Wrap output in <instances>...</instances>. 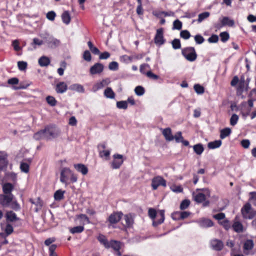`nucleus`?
I'll return each instance as SVG.
<instances>
[{
	"mask_svg": "<svg viewBox=\"0 0 256 256\" xmlns=\"http://www.w3.org/2000/svg\"><path fill=\"white\" fill-rule=\"evenodd\" d=\"M174 137L176 142H180L183 139V137L182 136V132H178Z\"/></svg>",
	"mask_w": 256,
	"mask_h": 256,
	"instance_id": "59",
	"label": "nucleus"
},
{
	"mask_svg": "<svg viewBox=\"0 0 256 256\" xmlns=\"http://www.w3.org/2000/svg\"><path fill=\"white\" fill-rule=\"evenodd\" d=\"M124 220L127 227H130L133 223L134 220L130 214H126L124 216Z\"/></svg>",
	"mask_w": 256,
	"mask_h": 256,
	"instance_id": "35",
	"label": "nucleus"
},
{
	"mask_svg": "<svg viewBox=\"0 0 256 256\" xmlns=\"http://www.w3.org/2000/svg\"><path fill=\"white\" fill-rule=\"evenodd\" d=\"M64 190H56L54 194V198L56 200H60L64 198Z\"/></svg>",
	"mask_w": 256,
	"mask_h": 256,
	"instance_id": "27",
	"label": "nucleus"
},
{
	"mask_svg": "<svg viewBox=\"0 0 256 256\" xmlns=\"http://www.w3.org/2000/svg\"><path fill=\"white\" fill-rule=\"evenodd\" d=\"M104 65L100 63H96L90 67V72L91 74H100L104 70Z\"/></svg>",
	"mask_w": 256,
	"mask_h": 256,
	"instance_id": "9",
	"label": "nucleus"
},
{
	"mask_svg": "<svg viewBox=\"0 0 256 256\" xmlns=\"http://www.w3.org/2000/svg\"><path fill=\"white\" fill-rule=\"evenodd\" d=\"M172 48L175 49H179L181 48V44L179 39L175 38L172 42Z\"/></svg>",
	"mask_w": 256,
	"mask_h": 256,
	"instance_id": "42",
	"label": "nucleus"
},
{
	"mask_svg": "<svg viewBox=\"0 0 256 256\" xmlns=\"http://www.w3.org/2000/svg\"><path fill=\"white\" fill-rule=\"evenodd\" d=\"M250 194L253 204L256 206V192H250Z\"/></svg>",
	"mask_w": 256,
	"mask_h": 256,
	"instance_id": "64",
	"label": "nucleus"
},
{
	"mask_svg": "<svg viewBox=\"0 0 256 256\" xmlns=\"http://www.w3.org/2000/svg\"><path fill=\"white\" fill-rule=\"evenodd\" d=\"M220 40L222 42H226L230 38L229 34L226 32H222L220 34Z\"/></svg>",
	"mask_w": 256,
	"mask_h": 256,
	"instance_id": "44",
	"label": "nucleus"
},
{
	"mask_svg": "<svg viewBox=\"0 0 256 256\" xmlns=\"http://www.w3.org/2000/svg\"><path fill=\"white\" fill-rule=\"evenodd\" d=\"M69 88L70 90L76 91L79 92H84V91L82 86L78 84H72L70 86Z\"/></svg>",
	"mask_w": 256,
	"mask_h": 256,
	"instance_id": "25",
	"label": "nucleus"
},
{
	"mask_svg": "<svg viewBox=\"0 0 256 256\" xmlns=\"http://www.w3.org/2000/svg\"><path fill=\"white\" fill-rule=\"evenodd\" d=\"M98 241L102 244L104 247L106 248H108V243L110 242H108L106 239V237L103 235L100 236L98 238Z\"/></svg>",
	"mask_w": 256,
	"mask_h": 256,
	"instance_id": "36",
	"label": "nucleus"
},
{
	"mask_svg": "<svg viewBox=\"0 0 256 256\" xmlns=\"http://www.w3.org/2000/svg\"><path fill=\"white\" fill-rule=\"evenodd\" d=\"M50 59L46 56H42L38 60V64L41 66H47L50 64Z\"/></svg>",
	"mask_w": 256,
	"mask_h": 256,
	"instance_id": "23",
	"label": "nucleus"
},
{
	"mask_svg": "<svg viewBox=\"0 0 256 256\" xmlns=\"http://www.w3.org/2000/svg\"><path fill=\"white\" fill-rule=\"evenodd\" d=\"M108 244L109 246L108 248H112L114 250H118L120 249L122 244L120 241L111 240Z\"/></svg>",
	"mask_w": 256,
	"mask_h": 256,
	"instance_id": "20",
	"label": "nucleus"
},
{
	"mask_svg": "<svg viewBox=\"0 0 256 256\" xmlns=\"http://www.w3.org/2000/svg\"><path fill=\"white\" fill-rule=\"evenodd\" d=\"M182 28V22L178 20H176L174 22L173 28L180 30Z\"/></svg>",
	"mask_w": 256,
	"mask_h": 256,
	"instance_id": "51",
	"label": "nucleus"
},
{
	"mask_svg": "<svg viewBox=\"0 0 256 256\" xmlns=\"http://www.w3.org/2000/svg\"><path fill=\"white\" fill-rule=\"evenodd\" d=\"M83 58L87 62H90L91 60V54L88 50H86L84 52L83 54Z\"/></svg>",
	"mask_w": 256,
	"mask_h": 256,
	"instance_id": "52",
	"label": "nucleus"
},
{
	"mask_svg": "<svg viewBox=\"0 0 256 256\" xmlns=\"http://www.w3.org/2000/svg\"><path fill=\"white\" fill-rule=\"evenodd\" d=\"M210 244L212 248L216 251H220L224 248L222 242L218 239L212 240L210 242Z\"/></svg>",
	"mask_w": 256,
	"mask_h": 256,
	"instance_id": "10",
	"label": "nucleus"
},
{
	"mask_svg": "<svg viewBox=\"0 0 256 256\" xmlns=\"http://www.w3.org/2000/svg\"><path fill=\"white\" fill-rule=\"evenodd\" d=\"M190 201L188 200H182L180 204V208L182 210L186 209L190 206Z\"/></svg>",
	"mask_w": 256,
	"mask_h": 256,
	"instance_id": "48",
	"label": "nucleus"
},
{
	"mask_svg": "<svg viewBox=\"0 0 256 256\" xmlns=\"http://www.w3.org/2000/svg\"><path fill=\"white\" fill-rule=\"evenodd\" d=\"M222 144V141L220 140H215L214 142H210L208 144V147L210 149H214L219 148Z\"/></svg>",
	"mask_w": 256,
	"mask_h": 256,
	"instance_id": "30",
	"label": "nucleus"
},
{
	"mask_svg": "<svg viewBox=\"0 0 256 256\" xmlns=\"http://www.w3.org/2000/svg\"><path fill=\"white\" fill-rule=\"evenodd\" d=\"M118 64L116 62H112L109 64L108 68L110 70H116L118 69Z\"/></svg>",
	"mask_w": 256,
	"mask_h": 256,
	"instance_id": "53",
	"label": "nucleus"
},
{
	"mask_svg": "<svg viewBox=\"0 0 256 256\" xmlns=\"http://www.w3.org/2000/svg\"><path fill=\"white\" fill-rule=\"evenodd\" d=\"M154 41V43L158 46H162L165 42V40L164 38V29L162 28H160L156 30Z\"/></svg>",
	"mask_w": 256,
	"mask_h": 256,
	"instance_id": "6",
	"label": "nucleus"
},
{
	"mask_svg": "<svg viewBox=\"0 0 256 256\" xmlns=\"http://www.w3.org/2000/svg\"><path fill=\"white\" fill-rule=\"evenodd\" d=\"M194 152L198 155H200L204 150V148L202 144H198L193 146Z\"/></svg>",
	"mask_w": 256,
	"mask_h": 256,
	"instance_id": "29",
	"label": "nucleus"
},
{
	"mask_svg": "<svg viewBox=\"0 0 256 256\" xmlns=\"http://www.w3.org/2000/svg\"><path fill=\"white\" fill-rule=\"evenodd\" d=\"M180 36L181 38H182L185 40H187L190 38V34L188 30H183L180 32Z\"/></svg>",
	"mask_w": 256,
	"mask_h": 256,
	"instance_id": "47",
	"label": "nucleus"
},
{
	"mask_svg": "<svg viewBox=\"0 0 256 256\" xmlns=\"http://www.w3.org/2000/svg\"><path fill=\"white\" fill-rule=\"evenodd\" d=\"M218 37L216 34H212L208 39V42L210 43H214L218 42Z\"/></svg>",
	"mask_w": 256,
	"mask_h": 256,
	"instance_id": "61",
	"label": "nucleus"
},
{
	"mask_svg": "<svg viewBox=\"0 0 256 256\" xmlns=\"http://www.w3.org/2000/svg\"><path fill=\"white\" fill-rule=\"evenodd\" d=\"M182 54L188 61L193 62L197 57L194 48L193 47L186 48L182 50Z\"/></svg>",
	"mask_w": 256,
	"mask_h": 256,
	"instance_id": "4",
	"label": "nucleus"
},
{
	"mask_svg": "<svg viewBox=\"0 0 256 256\" xmlns=\"http://www.w3.org/2000/svg\"><path fill=\"white\" fill-rule=\"evenodd\" d=\"M116 106L118 108L126 110L128 108V103L126 101H119L116 102Z\"/></svg>",
	"mask_w": 256,
	"mask_h": 256,
	"instance_id": "43",
	"label": "nucleus"
},
{
	"mask_svg": "<svg viewBox=\"0 0 256 256\" xmlns=\"http://www.w3.org/2000/svg\"><path fill=\"white\" fill-rule=\"evenodd\" d=\"M159 214L160 216V219L158 220H154L152 224L154 226H156L158 225L162 224L164 220V210H161L159 212Z\"/></svg>",
	"mask_w": 256,
	"mask_h": 256,
	"instance_id": "26",
	"label": "nucleus"
},
{
	"mask_svg": "<svg viewBox=\"0 0 256 256\" xmlns=\"http://www.w3.org/2000/svg\"><path fill=\"white\" fill-rule=\"evenodd\" d=\"M221 224L224 228L226 230H228L230 228V224L228 220H224L221 222Z\"/></svg>",
	"mask_w": 256,
	"mask_h": 256,
	"instance_id": "63",
	"label": "nucleus"
},
{
	"mask_svg": "<svg viewBox=\"0 0 256 256\" xmlns=\"http://www.w3.org/2000/svg\"><path fill=\"white\" fill-rule=\"evenodd\" d=\"M47 102L51 106H55L56 104V100L54 97L52 96H48L46 98Z\"/></svg>",
	"mask_w": 256,
	"mask_h": 256,
	"instance_id": "41",
	"label": "nucleus"
},
{
	"mask_svg": "<svg viewBox=\"0 0 256 256\" xmlns=\"http://www.w3.org/2000/svg\"><path fill=\"white\" fill-rule=\"evenodd\" d=\"M13 231L14 229L12 226L9 224H7L5 228V232H6V236H8L12 234Z\"/></svg>",
	"mask_w": 256,
	"mask_h": 256,
	"instance_id": "56",
	"label": "nucleus"
},
{
	"mask_svg": "<svg viewBox=\"0 0 256 256\" xmlns=\"http://www.w3.org/2000/svg\"><path fill=\"white\" fill-rule=\"evenodd\" d=\"M69 180L72 183L76 182L77 181V176L69 168H64L60 171V181L66 186L69 184Z\"/></svg>",
	"mask_w": 256,
	"mask_h": 256,
	"instance_id": "2",
	"label": "nucleus"
},
{
	"mask_svg": "<svg viewBox=\"0 0 256 256\" xmlns=\"http://www.w3.org/2000/svg\"><path fill=\"white\" fill-rule=\"evenodd\" d=\"M160 186H162L164 187L166 186V180L160 176H158L153 178L152 182V186L153 190H156Z\"/></svg>",
	"mask_w": 256,
	"mask_h": 256,
	"instance_id": "7",
	"label": "nucleus"
},
{
	"mask_svg": "<svg viewBox=\"0 0 256 256\" xmlns=\"http://www.w3.org/2000/svg\"><path fill=\"white\" fill-rule=\"evenodd\" d=\"M231 133V130L230 128H226L222 129L220 130V138L224 139L226 136H228Z\"/></svg>",
	"mask_w": 256,
	"mask_h": 256,
	"instance_id": "34",
	"label": "nucleus"
},
{
	"mask_svg": "<svg viewBox=\"0 0 256 256\" xmlns=\"http://www.w3.org/2000/svg\"><path fill=\"white\" fill-rule=\"evenodd\" d=\"M232 228L236 232H243V226L238 222H234L232 224Z\"/></svg>",
	"mask_w": 256,
	"mask_h": 256,
	"instance_id": "28",
	"label": "nucleus"
},
{
	"mask_svg": "<svg viewBox=\"0 0 256 256\" xmlns=\"http://www.w3.org/2000/svg\"><path fill=\"white\" fill-rule=\"evenodd\" d=\"M104 96L108 98H114L115 94L110 88H107L104 92Z\"/></svg>",
	"mask_w": 256,
	"mask_h": 256,
	"instance_id": "33",
	"label": "nucleus"
},
{
	"mask_svg": "<svg viewBox=\"0 0 256 256\" xmlns=\"http://www.w3.org/2000/svg\"><path fill=\"white\" fill-rule=\"evenodd\" d=\"M244 218L246 219H252L256 216V210L252 209L251 206L249 203L244 205L241 210Z\"/></svg>",
	"mask_w": 256,
	"mask_h": 256,
	"instance_id": "3",
	"label": "nucleus"
},
{
	"mask_svg": "<svg viewBox=\"0 0 256 256\" xmlns=\"http://www.w3.org/2000/svg\"><path fill=\"white\" fill-rule=\"evenodd\" d=\"M122 215V212H113L109 216L108 220L110 224H116L120 220Z\"/></svg>",
	"mask_w": 256,
	"mask_h": 256,
	"instance_id": "11",
	"label": "nucleus"
},
{
	"mask_svg": "<svg viewBox=\"0 0 256 256\" xmlns=\"http://www.w3.org/2000/svg\"><path fill=\"white\" fill-rule=\"evenodd\" d=\"M18 66L20 70H24L27 67V63L24 61H20L18 62Z\"/></svg>",
	"mask_w": 256,
	"mask_h": 256,
	"instance_id": "54",
	"label": "nucleus"
},
{
	"mask_svg": "<svg viewBox=\"0 0 256 256\" xmlns=\"http://www.w3.org/2000/svg\"><path fill=\"white\" fill-rule=\"evenodd\" d=\"M67 85L64 82H60L56 85V91L58 94H62L67 90Z\"/></svg>",
	"mask_w": 256,
	"mask_h": 256,
	"instance_id": "17",
	"label": "nucleus"
},
{
	"mask_svg": "<svg viewBox=\"0 0 256 256\" xmlns=\"http://www.w3.org/2000/svg\"><path fill=\"white\" fill-rule=\"evenodd\" d=\"M238 120V116L236 114H233L230 119V124L232 126H234L236 124Z\"/></svg>",
	"mask_w": 256,
	"mask_h": 256,
	"instance_id": "50",
	"label": "nucleus"
},
{
	"mask_svg": "<svg viewBox=\"0 0 256 256\" xmlns=\"http://www.w3.org/2000/svg\"><path fill=\"white\" fill-rule=\"evenodd\" d=\"M200 226L202 227H210L213 226V222L209 219H202L200 222Z\"/></svg>",
	"mask_w": 256,
	"mask_h": 256,
	"instance_id": "32",
	"label": "nucleus"
},
{
	"mask_svg": "<svg viewBox=\"0 0 256 256\" xmlns=\"http://www.w3.org/2000/svg\"><path fill=\"white\" fill-rule=\"evenodd\" d=\"M8 164V161L7 160H0V170H2L6 168Z\"/></svg>",
	"mask_w": 256,
	"mask_h": 256,
	"instance_id": "49",
	"label": "nucleus"
},
{
	"mask_svg": "<svg viewBox=\"0 0 256 256\" xmlns=\"http://www.w3.org/2000/svg\"><path fill=\"white\" fill-rule=\"evenodd\" d=\"M190 215V212L186 211L176 212L172 214V217L174 219H184Z\"/></svg>",
	"mask_w": 256,
	"mask_h": 256,
	"instance_id": "13",
	"label": "nucleus"
},
{
	"mask_svg": "<svg viewBox=\"0 0 256 256\" xmlns=\"http://www.w3.org/2000/svg\"><path fill=\"white\" fill-rule=\"evenodd\" d=\"M19 82V80L16 78H13L9 79L8 80V83L9 84L14 85V84H18Z\"/></svg>",
	"mask_w": 256,
	"mask_h": 256,
	"instance_id": "62",
	"label": "nucleus"
},
{
	"mask_svg": "<svg viewBox=\"0 0 256 256\" xmlns=\"http://www.w3.org/2000/svg\"><path fill=\"white\" fill-rule=\"evenodd\" d=\"M9 206L15 210H18L20 209V206L16 201L12 200Z\"/></svg>",
	"mask_w": 256,
	"mask_h": 256,
	"instance_id": "55",
	"label": "nucleus"
},
{
	"mask_svg": "<svg viewBox=\"0 0 256 256\" xmlns=\"http://www.w3.org/2000/svg\"><path fill=\"white\" fill-rule=\"evenodd\" d=\"M194 88L195 92L198 94H202L204 92V88L199 84H194Z\"/></svg>",
	"mask_w": 256,
	"mask_h": 256,
	"instance_id": "40",
	"label": "nucleus"
},
{
	"mask_svg": "<svg viewBox=\"0 0 256 256\" xmlns=\"http://www.w3.org/2000/svg\"><path fill=\"white\" fill-rule=\"evenodd\" d=\"M56 13L53 11L49 12L46 14V18L50 20H54L56 17Z\"/></svg>",
	"mask_w": 256,
	"mask_h": 256,
	"instance_id": "60",
	"label": "nucleus"
},
{
	"mask_svg": "<svg viewBox=\"0 0 256 256\" xmlns=\"http://www.w3.org/2000/svg\"><path fill=\"white\" fill-rule=\"evenodd\" d=\"M49 47L51 48H54L58 46L60 44V40L55 38L52 36H50L46 40Z\"/></svg>",
	"mask_w": 256,
	"mask_h": 256,
	"instance_id": "14",
	"label": "nucleus"
},
{
	"mask_svg": "<svg viewBox=\"0 0 256 256\" xmlns=\"http://www.w3.org/2000/svg\"><path fill=\"white\" fill-rule=\"evenodd\" d=\"M6 220L8 222H14L19 220L16 214L12 210L8 211L6 214Z\"/></svg>",
	"mask_w": 256,
	"mask_h": 256,
	"instance_id": "16",
	"label": "nucleus"
},
{
	"mask_svg": "<svg viewBox=\"0 0 256 256\" xmlns=\"http://www.w3.org/2000/svg\"><path fill=\"white\" fill-rule=\"evenodd\" d=\"M110 82L109 78H106L102 80L100 83L97 84L98 88L100 89L105 86H108Z\"/></svg>",
	"mask_w": 256,
	"mask_h": 256,
	"instance_id": "39",
	"label": "nucleus"
},
{
	"mask_svg": "<svg viewBox=\"0 0 256 256\" xmlns=\"http://www.w3.org/2000/svg\"><path fill=\"white\" fill-rule=\"evenodd\" d=\"M30 202L36 205V208H35V212H38L40 210L43 206V202L40 198H38L36 201H34L33 199L30 198Z\"/></svg>",
	"mask_w": 256,
	"mask_h": 256,
	"instance_id": "19",
	"label": "nucleus"
},
{
	"mask_svg": "<svg viewBox=\"0 0 256 256\" xmlns=\"http://www.w3.org/2000/svg\"><path fill=\"white\" fill-rule=\"evenodd\" d=\"M210 15L208 12H205L198 14V22H201L202 20L208 18Z\"/></svg>",
	"mask_w": 256,
	"mask_h": 256,
	"instance_id": "38",
	"label": "nucleus"
},
{
	"mask_svg": "<svg viewBox=\"0 0 256 256\" xmlns=\"http://www.w3.org/2000/svg\"><path fill=\"white\" fill-rule=\"evenodd\" d=\"M134 92L138 96H140L144 94V89L142 86H137L134 89Z\"/></svg>",
	"mask_w": 256,
	"mask_h": 256,
	"instance_id": "46",
	"label": "nucleus"
},
{
	"mask_svg": "<svg viewBox=\"0 0 256 256\" xmlns=\"http://www.w3.org/2000/svg\"><path fill=\"white\" fill-rule=\"evenodd\" d=\"M29 165L26 162H22L20 164V168L24 172L27 173L29 172Z\"/></svg>",
	"mask_w": 256,
	"mask_h": 256,
	"instance_id": "45",
	"label": "nucleus"
},
{
	"mask_svg": "<svg viewBox=\"0 0 256 256\" xmlns=\"http://www.w3.org/2000/svg\"><path fill=\"white\" fill-rule=\"evenodd\" d=\"M60 134V130L53 125L47 126L44 130H40L34 134V138L36 140L45 139L50 140L56 138Z\"/></svg>",
	"mask_w": 256,
	"mask_h": 256,
	"instance_id": "1",
	"label": "nucleus"
},
{
	"mask_svg": "<svg viewBox=\"0 0 256 256\" xmlns=\"http://www.w3.org/2000/svg\"><path fill=\"white\" fill-rule=\"evenodd\" d=\"M194 40L197 44H201L204 42V39L201 35L197 34L194 36Z\"/></svg>",
	"mask_w": 256,
	"mask_h": 256,
	"instance_id": "58",
	"label": "nucleus"
},
{
	"mask_svg": "<svg viewBox=\"0 0 256 256\" xmlns=\"http://www.w3.org/2000/svg\"><path fill=\"white\" fill-rule=\"evenodd\" d=\"M222 26L217 24L216 28H218L222 26H232L234 24V20L230 19L228 17H224L221 20Z\"/></svg>",
	"mask_w": 256,
	"mask_h": 256,
	"instance_id": "15",
	"label": "nucleus"
},
{
	"mask_svg": "<svg viewBox=\"0 0 256 256\" xmlns=\"http://www.w3.org/2000/svg\"><path fill=\"white\" fill-rule=\"evenodd\" d=\"M74 167L77 171L81 172L84 175H86L88 172V168L83 164H75Z\"/></svg>",
	"mask_w": 256,
	"mask_h": 256,
	"instance_id": "21",
	"label": "nucleus"
},
{
	"mask_svg": "<svg viewBox=\"0 0 256 256\" xmlns=\"http://www.w3.org/2000/svg\"><path fill=\"white\" fill-rule=\"evenodd\" d=\"M84 230V227L83 226H76L70 229V232L72 234L80 233Z\"/></svg>",
	"mask_w": 256,
	"mask_h": 256,
	"instance_id": "37",
	"label": "nucleus"
},
{
	"mask_svg": "<svg viewBox=\"0 0 256 256\" xmlns=\"http://www.w3.org/2000/svg\"><path fill=\"white\" fill-rule=\"evenodd\" d=\"M14 189L13 185L10 183H6L2 186V190L4 194H10Z\"/></svg>",
	"mask_w": 256,
	"mask_h": 256,
	"instance_id": "22",
	"label": "nucleus"
},
{
	"mask_svg": "<svg viewBox=\"0 0 256 256\" xmlns=\"http://www.w3.org/2000/svg\"><path fill=\"white\" fill-rule=\"evenodd\" d=\"M14 198V195L10 194H0V204L4 208L8 207L10 203Z\"/></svg>",
	"mask_w": 256,
	"mask_h": 256,
	"instance_id": "5",
	"label": "nucleus"
},
{
	"mask_svg": "<svg viewBox=\"0 0 256 256\" xmlns=\"http://www.w3.org/2000/svg\"><path fill=\"white\" fill-rule=\"evenodd\" d=\"M194 196V200L198 203H201L206 200V195L202 193H198Z\"/></svg>",
	"mask_w": 256,
	"mask_h": 256,
	"instance_id": "31",
	"label": "nucleus"
},
{
	"mask_svg": "<svg viewBox=\"0 0 256 256\" xmlns=\"http://www.w3.org/2000/svg\"><path fill=\"white\" fill-rule=\"evenodd\" d=\"M254 242L252 240H247L244 243L243 246V249L244 253L246 254H249V251L252 250L254 248Z\"/></svg>",
	"mask_w": 256,
	"mask_h": 256,
	"instance_id": "12",
	"label": "nucleus"
},
{
	"mask_svg": "<svg viewBox=\"0 0 256 256\" xmlns=\"http://www.w3.org/2000/svg\"><path fill=\"white\" fill-rule=\"evenodd\" d=\"M62 18L64 24H69L71 20L69 12L68 11H64L62 14Z\"/></svg>",
	"mask_w": 256,
	"mask_h": 256,
	"instance_id": "24",
	"label": "nucleus"
},
{
	"mask_svg": "<svg viewBox=\"0 0 256 256\" xmlns=\"http://www.w3.org/2000/svg\"><path fill=\"white\" fill-rule=\"evenodd\" d=\"M148 216H149L152 220L154 219L156 216V210L152 208H150L148 210Z\"/></svg>",
	"mask_w": 256,
	"mask_h": 256,
	"instance_id": "57",
	"label": "nucleus"
},
{
	"mask_svg": "<svg viewBox=\"0 0 256 256\" xmlns=\"http://www.w3.org/2000/svg\"><path fill=\"white\" fill-rule=\"evenodd\" d=\"M114 160L112 163V166L113 168H118L123 163L122 156L119 154L114 155Z\"/></svg>",
	"mask_w": 256,
	"mask_h": 256,
	"instance_id": "8",
	"label": "nucleus"
},
{
	"mask_svg": "<svg viewBox=\"0 0 256 256\" xmlns=\"http://www.w3.org/2000/svg\"><path fill=\"white\" fill-rule=\"evenodd\" d=\"M162 133L166 141L170 142L174 140V137L172 134V130L170 128H168L164 129Z\"/></svg>",
	"mask_w": 256,
	"mask_h": 256,
	"instance_id": "18",
	"label": "nucleus"
}]
</instances>
